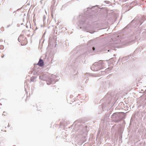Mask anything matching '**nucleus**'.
I'll return each mask as SVG.
<instances>
[{
	"instance_id": "nucleus-1",
	"label": "nucleus",
	"mask_w": 146,
	"mask_h": 146,
	"mask_svg": "<svg viewBox=\"0 0 146 146\" xmlns=\"http://www.w3.org/2000/svg\"><path fill=\"white\" fill-rule=\"evenodd\" d=\"M19 41L21 43L22 45H25L27 43L26 38L23 35H20L18 39Z\"/></svg>"
},
{
	"instance_id": "nucleus-2",
	"label": "nucleus",
	"mask_w": 146,
	"mask_h": 146,
	"mask_svg": "<svg viewBox=\"0 0 146 146\" xmlns=\"http://www.w3.org/2000/svg\"><path fill=\"white\" fill-rule=\"evenodd\" d=\"M38 64L40 66H42L44 65V63L43 60L41 59H40Z\"/></svg>"
},
{
	"instance_id": "nucleus-3",
	"label": "nucleus",
	"mask_w": 146,
	"mask_h": 146,
	"mask_svg": "<svg viewBox=\"0 0 146 146\" xmlns=\"http://www.w3.org/2000/svg\"><path fill=\"white\" fill-rule=\"evenodd\" d=\"M3 46L1 45L0 46V48L1 49H3Z\"/></svg>"
},
{
	"instance_id": "nucleus-4",
	"label": "nucleus",
	"mask_w": 146,
	"mask_h": 146,
	"mask_svg": "<svg viewBox=\"0 0 146 146\" xmlns=\"http://www.w3.org/2000/svg\"><path fill=\"white\" fill-rule=\"evenodd\" d=\"M4 56V55L3 54H2L1 55V57L2 58H3Z\"/></svg>"
},
{
	"instance_id": "nucleus-5",
	"label": "nucleus",
	"mask_w": 146,
	"mask_h": 146,
	"mask_svg": "<svg viewBox=\"0 0 146 146\" xmlns=\"http://www.w3.org/2000/svg\"><path fill=\"white\" fill-rule=\"evenodd\" d=\"M92 49H93V50H95V48H94V47H93V48H92Z\"/></svg>"
}]
</instances>
